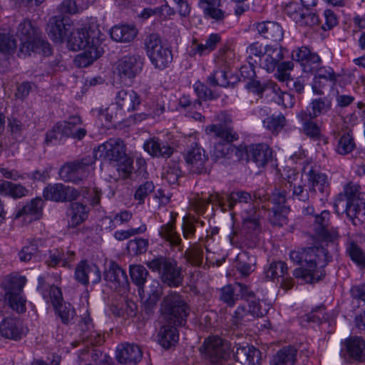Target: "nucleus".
I'll return each instance as SVG.
<instances>
[{
	"mask_svg": "<svg viewBox=\"0 0 365 365\" xmlns=\"http://www.w3.org/2000/svg\"><path fill=\"white\" fill-rule=\"evenodd\" d=\"M255 264V257L247 252L240 253L237 257L236 268L243 276H247L253 271Z\"/></svg>",
	"mask_w": 365,
	"mask_h": 365,
	"instance_id": "8fccbe9b",
	"label": "nucleus"
},
{
	"mask_svg": "<svg viewBox=\"0 0 365 365\" xmlns=\"http://www.w3.org/2000/svg\"><path fill=\"white\" fill-rule=\"evenodd\" d=\"M54 308L63 324H68L73 320L76 312L71 304L63 302Z\"/></svg>",
	"mask_w": 365,
	"mask_h": 365,
	"instance_id": "680f3d73",
	"label": "nucleus"
},
{
	"mask_svg": "<svg viewBox=\"0 0 365 365\" xmlns=\"http://www.w3.org/2000/svg\"><path fill=\"white\" fill-rule=\"evenodd\" d=\"M267 87L272 90L274 94L272 98L278 105L284 108H292L294 105V96L287 92L282 91L275 82H268Z\"/></svg>",
	"mask_w": 365,
	"mask_h": 365,
	"instance_id": "e433bc0d",
	"label": "nucleus"
},
{
	"mask_svg": "<svg viewBox=\"0 0 365 365\" xmlns=\"http://www.w3.org/2000/svg\"><path fill=\"white\" fill-rule=\"evenodd\" d=\"M28 329L16 318H6L0 324V334L6 339L19 340L26 336Z\"/></svg>",
	"mask_w": 365,
	"mask_h": 365,
	"instance_id": "aec40b11",
	"label": "nucleus"
},
{
	"mask_svg": "<svg viewBox=\"0 0 365 365\" xmlns=\"http://www.w3.org/2000/svg\"><path fill=\"white\" fill-rule=\"evenodd\" d=\"M346 214L356 225L355 220L359 221L365 215V197H358L354 200L346 201Z\"/></svg>",
	"mask_w": 365,
	"mask_h": 365,
	"instance_id": "473e14b6",
	"label": "nucleus"
},
{
	"mask_svg": "<svg viewBox=\"0 0 365 365\" xmlns=\"http://www.w3.org/2000/svg\"><path fill=\"white\" fill-rule=\"evenodd\" d=\"M72 26L70 19L61 16H55L49 19L47 24V33L50 38L57 43H62L68 40Z\"/></svg>",
	"mask_w": 365,
	"mask_h": 365,
	"instance_id": "f8f14e48",
	"label": "nucleus"
},
{
	"mask_svg": "<svg viewBox=\"0 0 365 365\" xmlns=\"http://www.w3.org/2000/svg\"><path fill=\"white\" fill-rule=\"evenodd\" d=\"M43 195L46 200L64 202L76 200L79 196V192L72 187L58 183L46 187Z\"/></svg>",
	"mask_w": 365,
	"mask_h": 365,
	"instance_id": "ddd939ff",
	"label": "nucleus"
},
{
	"mask_svg": "<svg viewBox=\"0 0 365 365\" xmlns=\"http://www.w3.org/2000/svg\"><path fill=\"white\" fill-rule=\"evenodd\" d=\"M130 275L132 281L140 289L143 287L148 276V272L145 267L141 264H133L130 267Z\"/></svg>",
	"mask_w": 365,
	"mask_h": 365,
	"instance_id": "4d7b16f0",
	"label": "nucleus"
},
{
	"mask_svg": "<svg viewBox=\"0 0 365 365\" xmlns=\"http://www.w3.org/2000/svg\"><path fill=\"white\" fill-rule=\"evenodd\" d=\"M101 33L97 28L90 26L88 29H78L71 33L68 38V45L73 51L101 46Z\"/></svg>",
	"mask_w": 365,
	"mask_h": 365,
	"instance_id": "0eeeda50",
	"label": "nucleus"
},
{
	"mask_svg": "<svg viewBox=\"0 0 365 365\" xmlns=\"http://www.w3.org/2000/svg\"><path fill=\"white\" fill-rule=\"evenodd\" d=\"M209 203H216L220 207H223L225 206L224 197L221 196L219 193L211 195L207 200H205L200 197H195L190 202V206L192 208L199 214L203 213L206 207Z\"/></svg>",
	"mask_w": 365,
	"mask_h": 365,
	"instance_id": "58836bf2",
	"label": "nucleus"
},
{
	"mask_svg": "<svg viewBox=\"0 0 365 365\" xmlns=\"http://www.w3.org/2000/svg\"><path fill=\"white\" fill-rule=\"evenodd\" d=\"M185 160L190 172L196 174L207 172L206 163L208 157L205 155V150L197 144L187 150Z\"/></svg>",
	"mask_w": 365,
	"mask_h": 365,
	"instance_id": "2eb2a0df",
	"label": "nucleus"
},
{
	"mask_svg": "<svg viewBox=\"0 0 365 365\" xmlns=\"http://www.w3.org/2000/svg\"><path fill=\"white\" fill-rule=\"evenodd\" d=\"M16 35L21 41L20 52L30 55L31 52L42 53L49 56L51 53L50 44L43 40L38 29L29 19H24L17 26Z\"/></svg>",
	"mask_w": 365,
	"mask_h": 365,
	"instance_id": "7ed1b4c3",
	"label": "nucleus"
},
{
	"mask_svg": "<svg viewBox=\"0 0 365 365\" xmlns=\"http://www.w3.org/2000/svg\"><path fill=\"white\" fill-rule=\"evenodd\" d=\"M105 280L110 284L111 288L116 289L128 284L126 272L116 262L111 261L104 274Z\"/></svg>",
	"mask_w": 365,
	"mask_h": 365,
	"instance_id": "393cba45",
	"label": "nucleus"
},
{
	"mask_svg": "<svg viewBox=\"0 0 365 365\" xmlns=\"http://www.w3.org/2000/svg\"><path fill=\"white\" fill-rule=\"evenodd\" d=\"M329 212L327 210L322 211L320 215L314 217L312 225L314 231V237L322 243H335L339 238V234L336 228H327Z\"/></svg>",
	"mask_w": 365,
	"mask_h": 365,
	"instance_id": "9b49d317",
	"label": "nucleus"
},
{
	"mask_svg": "<svg viewBox=\"0 0 365 365\" xmlns=\"http://www.w3.org/2000/svg\"><path fill=\"white\" fill-rule=\"evenodd\" d=\"M283 58L284 54L281 46L267 45L258 65L268 73H272Z\"/></svg>",
	"mask_w": 365,
	"mask_h": 365,
	"instance_id": "412c9836",
	"label": "nucleus"
},
{
	"mask_svg": "<svg viewBox=\"0 0 365 365\" xmlns=\"http://www.w3.org/2000/svg\"><path fill=\"white\" fill-rule=\"evenodd\" d=\"M331 108V99L328 97H320L318 98L313 99L310 104L309 108L306 110L307 111V115H310V117L317 118L318 116L325 114Z\"/></svg>",
	"mask_w": 365,
	"mask_h": 365,
	"instance_id": "ea45409f",
	"label": "nucleus"
},
{
	"mask_svg": "<svg viewBox=\"0 0 365 365\" xmlns=\"http://www.w3.org/2000/svg\"><path fill=\"white\" fill-rule=\"evenodd\" d=\"M161 319L164 324L158 333V341L169 349L179 339L176 326H183L190 309L183 297L175 292L166 295L160 304Z\"/></svg>",
	"mask_w": 365,
	"mask_h": 365,
	"instance_id": "f257e3e1",
	"label": "nucleus"
},
{
	"mask_svg": "<svg viewBox=\"0 0 365 365\" xmlns=\"http://www.w3.org/2000/svg\"><path fill=\"white\" fill-rule=\"evenodd\" d=\"M117 170L122 178L125 179L130 177L133 170V160L128 155L121 159L120 161L116 162Z\"/></svg>",
	"mask_w": 365,
	"mask_h": 365,
	"instance_id": "774afa93",
	"label": "nucleus"
},
{
	"mask_svg": "<svg viewBox=\"0 0 365 365\" xmlns=\"http://www.w3.org/2000/svg\"><path fill=\"white\" fill-rule=\"evenodd\" d=\"M244 289H246V285L242 283L227 285L221 289L220 299L229 306H232L238 299L240 294H245L243 292Z\"/></svg>",
	"mask_w": 365,
	"mask_h": 365,
	"instance_id": "c9c22d12",
	"label": "nucleus"
},
{
	"mask_svg": "<svg viewBox=\"0 0 365 365\" xmlns=\"http://www.w3.org/2000/svg\"><path fill=\"white\" fill-rule=\"evenodd\" d=\"M43 201L41 198H35L21 208L15 217H24V220L29 222L38 220L42 215Z\"/></svg>",
	"mask_w": 365,
	"mask_h": 365,
	"instance_id": "cd10ccee",
	"label": "nucleus"
},
{
	"mask_svg": "<svg viewBox=\"0 0 365 365\" xmlns=\"http://www.w3.org/2000/svg\"><path fill=\"white\" fill-rule=\"evenodd\" d=\"M360 185L356 183H354L350 182L347 183L344 187V193L339 194L336 197L334 207L336 211L339 212V207H344V201H348L349 200H354L358 197H364V195L360 192Z\"/></svg>",
	"mask_w": 365,
	"mask_h": 365,
	"instance_id": "f704fd0d",
	"label": "nucleus"
},
{
	"mask_svg": "<svg viewBox=\"0 0 365 365\" xmlns=\"http://www.w3.org/2000/svg\"><path fill=\"white\" fill-rule=\"evenodd\" d=\"M138 292L141 299L143 300L145 311L149 312L158 302L163 294V288L158 281L153 280L138 289Z\"/></svg>",
	"mask_w": 365,
	"mask_h": 365,
	"instance_id": "f3484780",
	"label": "nucleus"
},
{
	"mask_svg": "<svg viewBox=\"0 0 365 365\" xmlns=\"http://www.w3.org/2000/svg\"><path fill=\"white\" fill-rule=\"evenodd\" d=\"M115 101V104L125 115L127 113L135 110L140 104V96L133 90L123 89L118 91Z\"/></svg>",
	"mask_w": 365,
	"mask_h": 365,
	"instance_id": "5701e85b",
	"label": "nucleus"
},
{
	"mask_svg": "<svg viewBox=\"0 0 365 365\" xmlns=\"http://www.w3.org/2000/svg\"><path fill=\"white\" fill-rule=\"evenodd\" d=\"M98 113L101 117L105 118L108 122L114 123L123 121L125 117V114L115 103L111 104L104 110H99Z\"/></svg>",
	"mask_w": 365,
	"mask_h": 365,
	"instance_id": "6e6d98bb",
	"label": "nucleus"
},
{
	"mask_svg": "<svg viewBox=\"0 0 365 365\" xmlns=\"http://www.w3.org/2000/svg\"><path fill=\"white\" fill-rule=\"evenodd\" d=\"M142 351L140 347L135 344H123L118 348L117 359L121 364L135 365L140 361Z\"/></svg>",
	"mask_w": 365,
	"mask_h": 365,
	"instance_id": "a878e982",
	"label": "nucleus"
},
{
	"mask_svg": "<svg viewBox=\"0 0 365 365\" xmlns=\"http://www.w3.org/2000/svg\"><path fill=\"white\" fill-rule=\"evenodd\" d=\"M313 73H316V76L312 85V89L314 93L317 95L324 94V91L321 89L322 80L329 81L331 84H334L336 81V76L333 69L330 67L322 68L319 66Z\"/></svg>",
	"mask_w": 365,
	"mask_h": 365,
	"instance_id": "2f4dec72",
	"label": "nucleus"
},
{
	"mask_svg": "<svg viewBox=\"0 0 365 365\" xmlns=\"http://www.w3.org/2000/svg\"><path fill=\"white\" fill-rule=\"evenodd\" d=\"M94 160L93 156H87L81 160L65 164L59 170V175L64 181L79 183L86 178L93 170Z\"/></svg>",
	"mask_w": 365,
	"mask_h": 365,
	"instance_id": "6e6552de",
	"label": "nucleus"
},
{
	"mask_svg": "<svg viewBox=\"0 0 365 365\" xmlns=\"http://www.w3.org/2000/svg\"><path fill=\"white\" fill-rule=\"evenodd\" d=\"M354 138L349 133L343 134L339 139L336 152L340 155H346L355 148Z\"/></svg>",
	"mask_w": 365,
	"mask_h": 365,
	"instance_id": "052dcab7",
	"label": "nucleus"
},
{
	"mask_svg": "<svg viewBox=\"0 0 365 365\" xmlns=\"http://www.w3.org/2000/svg\"><path fill=\"white\" fill-rule=\"evenodd\" d=\"M291 187L292 183L289 181L276 185L269 198V202L275 205V207H285L284 204L287 202V190Z\"/></svg>",
	"mask_w": 365,
	"mask_h": 365,
	"instance_id": "a18cd8bd",
	"label": "nucleus"
},
{
	"mask_svg": "<svg viewBox=\"0 0 365 365\" xmlns=\"http://www.w3.org/2000/svg\"><path fill=\"white\" fill-rule=\"evenodd\" d=\"M259 34L272 41H280L283 38V30L279 24L273 21H264L257 24Z\"/></svg>",
	"mask_w": 365,
	"mask_h": 365,
	"instance_id": "c756f323",
	"label": "nucleus"
},
{
	"mask_svg": "<svg viewBox=\"0 0 365 365\" xmlns=\"http://www.w3.org/2000/svg\"><path fill=\"white\" fill-rule=\"evenodd\" d=\"M246 154L258 167L265 166L272 158V150L265 143L251 144L246 147Z\"/></svg>",
	"mask_w": 365,
	"mask_h": 365,
	"instance_id": "6ab92c4d",
	"label": "nucleus"
},
{
	"mask_svg": "<svg viewBox=\"0 0 365 365\" xmlns=\"http://www.w3.org/2000/svg\"><path fill=\"white\" fill-rule=\"evenodd\" d=\"M265 51V46L259 42L251 43L247 48V59L250 64H258L259 58Z\"/></svg>",
	"mask_w": 365,
	"mask_h": 365,
	"instance_id": "0e129e2a",
	"label": "nucleus"
},
{
	"mask_svg": "<svg viewBox=\"0 0 365 365\" xmlns=\"http://www.w3.org/2000/svg\"><path fill=\"white\" fill-rule=\"evenodd\" d=\"M288 271L287 265L282 261L272 262L268 268L264 270L265 278L269 280H274L279 277H283Z\"/></svg>",
	"mask_w": 365,
	"mask_h": 365,
	"instance_id": "3c124183",
	"label": "nucleus"
},
{
	"mask_svg": "<svg viewBox=\"0 0 365 365\" xmlns=\"http://www.w3.org/2000/svg\"><path fill=\"white\" fill-rule=\"evenodd\" d=\"M297 349L292 346L284 347L273 359V365H294L296 361Z\"/></svg>",
	"mask_w": 365,
	"mask_h": 365,
	"instance_id": "49530a36",
	"label": "nucleus"
},
{
	"mask_svg": "<svg viewBox=\"0 0 365 365\" xmlns=\"http://www.w3.org/2000/svg\"><path fill=\"white\" fill-rule=\"evenodd\" d=\"M264 128L271 132L273 135H277L286 125L287 120L284 115L268 116L262 121Z\"/></svg>",
	"mask_w": 365,
	"mask_h": 365,
	"instance_id": "de8ad7c7",
	"label": "nucleus"
},
{
	"mask_svg": "<svg viewBox=\"0 0 365 365\" xmlns=\"http://www.w3.org/2000/svg\"><path fill=\"white\" fill-rule=\"evenodd\" d=\"M345 346L350 356L361 361L365 354V342L359 336L350 337L345 341Z\"/></svg>",
	"mask_w": 365,
	"mask_h": 365,
	"instance_id": "4c0bfd02",
	"label": "nucleus"
},
{
	"mask_svg": "<svg viewBox=\"0 0 365 365\" xmlns=\"http://www.w3.org/2000/svg\"><path fill=\"white\" fill-rule=\"evenodd\" d=\"M286 207H273L271 210L269 211V220L270 222L275 226L281 227L284 224H287V219L284 215L287 212Z\"/></svg>",
	"mask_w": 365,
	"mask_h": 365,
	"instance_id": "e2e57ef3",
	"label": "nucleus"
},
{
	"mask_svg": "<svg viewBox=\"0 0 365 365\" xmlns=\"http://www.w3.org/2000/svg\"><path fill=\"white\" fill-rule=\"evenodd\" d=\"M225 205L226 202L230 210L234 208L237 204L247 203L252 200V196L245 191H235L227 195L225 198Z\"/></svg>",
	"mask_w": 365,
	"mask_h": 365,
	"instance_id": "5fc2aeb1",
	"label": "nucleus"
},
{
	"mask_svg": "<svg viewBox=\"0 0 365 365\" xmlns=\"http://www.w3.org/2000/svg\"><path fill=\"white\" fill-rule=\"evenodd\" d=\"M153 272H158L162 282L169 287H178L182 281L181 268L176 262L170 258L159 257L146 263Z\"/></svg>",
	"mask_w": 365,
	"mask_h": 365,
	"instance_id": "20e7f679",
	"label": "nucleus"
},
{
	"mask_svg": "<svg viewBox=\"0 0 365 365\" xmlns=\"http://www.w3.org/2000/svg\"><path fill=\"white\" fill-rule=\"evenodd\" d=\"M71 222L73 226H77L83 222L88 217V210L86 205L79 202L71 204Z\"/></svg>",
	"mask_w": 365,
	"mask_h": 365,
	"instance_id": "603ef678",
	"label": "nucleus"
},
{
	"mask_svg": "<svg viewBox=\"0 0 365 365\" xmlns=\"http://www.w3.org/2000/svg\"><path fill=\"white\" fill-rule=\"evenodd\" d=\"M297 117L302 123V130L304 135L314 140H323L327 143V138L322 134L320 126L313 120L314 118L307 115V110H302Z\"/></svg>",
	"mask_w": 365,
	"mask_h": 365,
	"instance_id": "4be33fe9",
	"label": "nucleus"
},
{
	"mask_svg": "<svg viewBox=\"0 0 365 365\" xmlns=\"http://www.w3.org/2000/svg\"><path fill=\"white\" fill-rule=\"evenodd\" d=\"M292 58L293 60L299 62L306 72H314L321 63L319 56L317 53H312L306 46H302L294 50L292 53Z\"/></svg>",
	"mask_w": 365,
	"mask_h": 365,
	"instance_id": "a211bd4d",
	"label": "nucleus"
},
{
	"mask_svg": "<svg viewBox=\"0 0 365 365\" xmlns=\"http://www.w3.org/2000/svg\"><path fill=\"white\" fill-rule=\"evenodd\" d=\"M198 6L206 19L220 22L225 17V11L220 9V0H199Z\"/></svg>",
	"mask_w": 365,
	"mask_h": 365,
	"instance_id": "bb28decb",
	"label": "nucleus"
},
{
	"mask_svg": "<svg viewBox=\"0 0 365 365\" xmlns=\"http://www.w3.org/2000/svg\"><path fill=\"white\" fill-rule=\"evenodd\" d=\"M346 252L352 261L359 266L365 267V253L355 242L351 241L347 244Z\"/></svg>",
	"mask_w": 365,
	"mask_h": 365,
	"instance_id": "bf43d9fd",
	"label": "nucleus"
},
{
	"mask_svg": "<svg viewBox=\"0 0 365 365\" xmlns=\"http://www.w3.org/2000/svg\"><path fill=\"white\" fill-rule=\"evenodd\" d=\"M142 69V63L134 56H124L118 61L117 71L121 78H133Z\"/></svg>",
	"mask_w": 365,
	"mask_h": 365,
	"instance_id": "b1692460",
	"label": "nucleus"
},
{
	"mask_svg": "<svg viewBox=\"0 0 365 365\" xmlns=\"http://www.w3.org/2000/svg\"><path fill=\"white\" fill-rule=\"evenodd\" d=\"M83 121L78 115H71L67 120L60 121L55 124L52 130L46 135V141L58 138V135L72 138L74 140H81L87 134L84 128L78 127Z\"/></svg>",
	"mask_w": 365,
	"mask_h": 365,
	"instance_id": "423d86ee",
	"label": "nucleus"
},
{
	"mask_svg": "<svg viewBox=\"0 0 365 365\" xmlns=\"http://www.w3.org/2000/svg\"><path fill=\"white\" fill-rule=\"evenodd\" d=\"M222 340L219 336H210L203 343L205 353L212 358H219L222 356Z\"/></svg>",
	"mask_w": 365,
	"mask_h": 365,
	"instance_id": "79ce46f5",
	"label": "nucleus"
},
{
	"mask_svg": "<svg viewBox=\"0 0 365 365\" xmlns=\"http://www.w3.org/2000/svg\"><path fill=\"white\" fill-rule=\"evenodd\" d=\"M138 34V29L134 26L119 25L115 26L110 30L111 38L119 43H129Z\"/></svg>",
	"mask_w": 365,
	"mask_h": 365,
	"instance_id": "7c9ffc66",
	"label": "nucleus"
},
{
	"mask_svg": "<svg viewBox=\"0 0 365 365\" xmlns=\"http://www.w3.org/2000/svg\"><path fill=\"white\" fill-rule=\"evenodd\" d=\"M158 145L159 138L153 137L144 143L143 148L153 157L168 158L173 155L174 152L173 148H163L164 150L160 153V150H158L157 148Z\"/></svg>",
	"mask_w": 365,
	"mask_h": 365,
	"instance_id": "37998d69",
	"label": "nucleus"
},
{
	"mask_svg": "<svg viewBox=\"0 0 365 365\" xmlns=\"http://www.w3.org/2000/svg\"><path fill=\"white\" fill-rule=\"evenodd\" d=\"M289 257L292 261L301 265L294 271V276L307 283L318 282L323 273L317 267H325L330 260L328 252L323 246L293 250L290 252Z\"/></svg>",
	"mask_w": 365,
	"mask_h": 365,
	"instance_id": "f03ea898",
	"label": "nucleus"
},
{
	"mask_svg": "<svg viewBox=\"0 0 365 365\" xmlns=\"http://www.w3.org/2000/svg\"><path fill=\"white\" fill-rule=\"evenodd\" d=\"M26 278L18 274H11L8 277L6 296L22 294Z\"/></svg>",
	"mask_w": 365,
	"mask_h": 365,
	"instance_id": "09e8293b",
	"label": "nucleus"
},
{
	"mask_svg": "<svg viewBox=\"0 0 365 365\" xmlns=\"http://www.w3.org/2000/svg\"><path fill=\"white\" fill-rule=\"evenodd\" d=\"M170 220L161 226L159 235L160 236L168 242L173 246H178L180 245L181 239L180 235L175 230V220L178 213L170 212Z\"/></svg>",
	"mask_w": 365,
	"mask_h": 365,
	"instance_id": "c85d7f7f",
	"label": "nucleus"
},
{
	"mask_svg": "<svg viewBox=\"0 0 365 365\" xmlns=\"http://www.w3.org/2000/svg\"><path fill=\"white\" fill-rule=\"evenodd\" d=\"M83 50L84 51L78 54L74 59L75 65L79 68H84L90 66L104 52L101 46L92 48H88Z\"/></svg>",
	"mask_w": 365,
	"mask_h": 365,
	"instance_id": "72a5a7b5",
	"label": "nucleus"
},
{
	"mask_svg": "<svg viewBox=\"0 0 365 365\" xmlns=\"http://www.w3.org/2000/svg\"><path fill=\"white\" fill-rule=\"evenodd\" d=\"M124 142L120 138H110L100 145L94 150V158H103L106 160L118 162L127 155Z\"/></svg>",
	"mask_w": 365,
	"mask_h": 365,
	"instance_id": "9d476101",
	"label": "nucleus"
},
{
	"mask_svg": "<svg viewBox=\"0 0 365 365\" xmlns=\"http://www.w3.org/2000/svg\"><path fill=\"white\" fill-rule=\"evenodd\" d=\"M236 361L244 365H259L262 361L260 351L252 345L235 344L233 348Z\"/></svg>",
	"mask_w": 365,
	"mask_h": 365,
	"instance_id": "4468645a",
	"label": "nucleus"
},
{
	"mask_svg": "<svg viewBox=\"0 0 365 365\" xmlns=\"http://www.w3.org/2000/svg\"><path fill=\"white\" fill-rule=\"evenodd\" d=\"M207 134L212 135L220 138L227 143L236 140L238 138L237 134L231 128H224L222 125H210L206 129Z\"/></svg>",
	"mask_w": 365,
	"mask_h": 365,
	"instance_id": "a19ab883",
	"label": "nucleus"
},
{
	"mask_svg": "<svg viewBox=\"0 0 365 365\" xmlns=\"http://www.w3.org/2000/svg\"><path fill=\"white\" fill-rule=\"evenodd\" d=\"M75 278L83 284H87L89 282L97 284L101 279V272L96 264L81 261L76 267Z\"/></svg>",
	"mask_w": 365,
	"mask_h": 365,
	"instance_id": "dca6fc26",
	"label": "nucleus"
},
{
	"mask_svg": "<svg viewBox=\"0 0 365 365\" xmlns=\"http://www.w3.org/2000/svg\"><path fill=\"white\" fill-rule=\"evenodd\" d=\"M185 257L187 262L192 265L199 267L203 259L202 248L200 245L193 244L185 252Z\"/></svg>",
	"mask_w": 365,
	"mask_h": 365,
	"instance_id": "13d9d810",
	"label": "nucleus"
},
{
	"mask_svg": "<svg viewBox=\"0 0 365 365\" xmlns=\"http://www.w3.org/2000/svg\"><path fill=\"white\" fill-rule=\"evenodd\" d=\"M145 46L147 54L156 68L164 69L172 62L171 50L163 44L158 34L149 35L145 41Z\"/></svg>",
	"mask_w": 365,
	"mask_h": 365,
	"instance_id": "39448f33",
	"label": "nucleus"
},
{
	"mask_svg": "<svg viewBox=\"0 0 365 365\" xmlns=\"http://www.w3.org/2000/svg\"><path fill=\"white\" fill-rule=\"evenodd\" d=\"M10 307L18 313H24L26 311V299L22 294L6 296Z\"/></svg>",
	"mask_w": 365,
	"mask_h": 365,
	"instance_id": "338daca9",
	"label": "nucleus"
},
{
	"mask_svg": "<svg viewBox=\"0 0 365 365\" xmlns=\"http://www.w3.org/2000/svg\"><path fill=\"white\" fill-rule=\"evenodd\" d=\"M308 182L313 192H323L329 185L327 175L313 169L308 173Z\"/></svg>",
	"mask_w": 365,
	"mask_h": 365,
	"instance_id": "c03bdc74",
	"label": "nucleus"
},
{
	"mask_svg": "<svg viewBox=\"0 0 365 365\" xmlns=\"http://www.w3.org/2000/svg\"><path fill=\"white\" fill-rule=\"evenodd\" d=\"M148 240L137 238L128 242L127 250L130 255H138L145 252L148 250Z\"/></svg>",
	"mask_w": 365,
	"mask_h": 365,
	"instance_id": "69168bd1",
	"label": "nucleus"
},
{
	"mask_svg": "<svg viewBox=\"0 0 365 365\" xmlns=\"http://www.w3.org/2000/svg\"><path fill=\"white\" fill-rule=\"evenodd\" d=\"M17 47L16 40L10 33L0 32V53L13 54Z\"/></svg>",
	"mask_w": 365,
	"mask_h": 365,
	"instance_id": "864d4df0",
	"label": "nucleus"
},
{
	"mask_svg": "<svg viewBox=\"0 0 365 365\" xmlns=\"http://www.w3.org/2000/svg\"><path fill=\"white\" fill-rule=\"evenodd\" d=\"M266 312L267 309H263L258 301L249 302L247 300L235 310L232 319V327L237 328L241 325H245L248 322L262 317Z\"/></svg>",
	"mask_w": 365,
	"mask_h": 365,
	"instance_id": "1a4fd4ad",
	"label": "nucleus"
}]
</instances>
